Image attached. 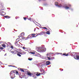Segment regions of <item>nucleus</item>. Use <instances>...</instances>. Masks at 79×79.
Returning <instances> with one entry per match:
<instances>
[{"label": "nucleus", "mask_w": 79, "mask_h": 79, "mask_svg": "<svg viewBox=\"0 0 79 79\" xmlns=\"http://www.w3.org/2000/svg\"><path fill=\"white\" fill-rule=\"evenodd\" d=\"M16 74V72L14 70H12L10 72V76L11 79H13L15 77V75Z\"/></svg>", "instance_id": "obj_1"}, {"label": "nucleus", "mask_w": 79, "mask_h": 79, "mask_svg": "<svg viewBox=\"0 0 79 79\" xmlns=\"http://www.w3.org/2000/svg\"><path fill=\"white\" fill-rule=\"evenodd\" d=\"M38 50L40 52H45L46 51V48H38Z\"/></svg>", "instance_id": "obj_2"}, {"label": "nucleus", "mask_w": 79, "mask_h": 79, "mask_svg": "<svg viewBox=\"0 0 79 79\" xmlns=\"http://www.w3.org/2000/svg\"><path fill=\"white\" fill-rule=\"evenodd\" d=\"M10 53H11L12 54L15 55L18 52V51L15 50L14 49H12L10 50Z\"/></svg>", "instance_id": "obj_3"}, {"label": "nucleus", "mask_w": 79, "mask_h": 79, "mask_svg": "<svg viewBox=\"0 0 79 79\" xmlns=\"http://www.w3.org/2000/svg\"><path fill=\"white\" fill-rule=\"evenodd\" d=\"M27 74L28 76H29L30 77H31L32 76H33L34 75V74L32 73H31L30 72H28L27 71Z\"/></svg>", "instance_id": "obj_4"}, {"label": "nucleus", "mask_w": 79, "mask_h": 79, "mask_svg": "<svg viewBox=\"0 0 79 79\" xmlns=\"http://www.w3.org/2000/svg\"><path fill=\"white\" fill-rule=\"evenodd\" d=\"M45 31H42L40 33H39V35H42L43 34H45Z\"/></svg>", "instance_id": "obj_5"}, {"label": "nucleus", "mask_w": 79, "mask_h": 79, "mask_svg": "<svg viewBox=\"0 0 79 79\" xmlns=\"http://www.w3.org/2000/svg\"><path fill=\"white\" fill-rule=\"evenodd\" d=\"M41 74H45V70L43 69H41L40 70Z\"/></svg>", "instance_id": "obj_6"}, {"label": "nucleus", "mask_w": 79, "mask_h": 79, "mask_svg": "<svg viewBox=\"0 0 79 79\" xmlns=\"http://www.w3.org/2000/svg\"><path fill=\"white\" fill-rule=\"evenodd\" d=\"M21 53L20 52H17V55L18 56L21 57Z\"/></svg>", "instance_id": "obj_7"}, {"label": "nucleus", "mask_w": 79, "mask_h": 79, "mask_svg": "<svg viewBox=\"0 0 79 79\" xmlns=\"http://www.w3.org/2000/svg\"><path fill=\"white\" fill-rule=\"evenodd\" d=\"M61 54H62V55H63V56L64 55V56H67L69 55H68V54H66V53H64L63 54L61 53Z\"/></svg>", "instance_id": "obj_8"}, {"label": "nucleus", "mask_w": 79, "mask_h": 79, "mask_svg": "<svg viewBox=\"0 0 79 79\" xmlns=\"http://www.w3.org/2000/svg\"><path fill=\"white\" fill-rule=\"evenodd\" d=\"M46 64L48 65H50V62L49 61H47L46 63Z\"/></svg>", "instance_id": "obj_9"}, {"label": "nucleus", "mask_w": 79, "mask_h": 79, "mask_svg": "<svg viewBox=\"0 0 79 79\" xmlns=\"http://www.w3.org/2000/svg\"><path fill=\"white\" fill-rule=\"evenodd\" d=\"M24 35V32L22 33L20 35V37H23Z\"/></svg>", "instance_id": "obj_10"}, {"label": "nucleus", "mask_w": 79, "mask_h": 79, "mask_svg": "<svg viewBox=\"0 0 79 79\" xmlns=\"http://www.w3.org/2000/svg\"><path fill=\"white\" fill-rule=\"evenodd\" d=\"M75 59H76V60H78L79 59V56L78 55H77L76 56L74 57Z\"/></svg>", "instance_id": "obj_11"}, {"label": "nucleus", "mask_w": 79, "mask_h": 79, "mask_svg": "<svg viewBox=\"0 0 79 79\" xmlns=\"http://www.w3.org/2000/svg\"><path fill=\"white\" fill-rule=\"evenodd\" d=\"M15 45L16 46H19V45H20L19 44V43L17 42L15 43Z\"/></svg>", "instance_id": "obj_12"}, {"label": "nucleus", "mask_w": 79, "mask_h": 79, "mask_svg": "<svg viewBox=\"0 0 79 79\" xmlns=\"http://www.w3.org/2000/svg\"><path fill=\"white\" fill-rule=\"evenodd\" d=\"M21 76L22 78H25L26 77V76L24 75H21Z\"/></svg>", "instance_id": "obj_13"}, {"label": "nucleus", "mask_w": 79, "mask_h": 79, "mask_svg": "<svg viewBox=\"0 0 79 79\" xmlns=\"http://www.w3.org/2000/svg\"><path fill=\"white\" fill-rule=\"evenodd\" d=\"M3 49H4V48L2 47H1V45H0V52L2 51V50H3Z\"/></svg>", "instance_id": "obj_14"}, {"label": "nucleus", "mask_w": 79, "mask_h": 79, "mask_svg": "<svg viewBox=\"0 0 79 79\" xmlns=\"http://www.w3.org/2000/svg\"><path fill=\"white\" fill-rule=\"evenodd\" d=\"M32 37V36H30V35H28L27 39H31Z\"/></svg>", "instance_id": "obj_15"}, {"label": "nucleus", "mask_w": 79, "mask_h": 79, "mask_svg": "<svg viewBox=\"0 0 79 79\" xmlns=\"http://www.w3.org/2000/svg\"><path fill=\"white\" fill-rule=\"evenodd\" d=\"M40 74H41L40 73H37L36 74V76H39L40 75Z\"/></svg>", "instance_id": "obj_16"}, {"label": "nucleus", "mask_w": 79, "mask_h": 79, "mask_svg": "<svg viewBox=\"0 0 79 79\" xmlns=\"http://www.w3.org/2000/svg\"><path fill=\"white\" fill-rule=\"evenodd\" d=\"M5 17L7 19H9V18H10V17L8 16H5Z\"/></svg>", "instance_id": "obj_17"}, {"label": "nucleus", "mask_w": 79, "mask_h": 79, "mask_svg": "<svg viewBox=\"0 0 79 79\" xmlns=\"http://www.w3.org/2000/svg\"><path fill=\"white\" fill-rule=\"evenodd\" d=\"M45 32L46 33H45V34H47L48 35H50V32L48 31H47V32Z\"/></svg>", "instance_id": "obj_18"}, {"label": "nucleus", "mask_w": 79, "mask_h": 79, "mask_svg": "<svg viewBox=\"0 0 79 79\" xmlns=\"http://www.w3.org/2000/svg\"><path fill=\"white\" fill-rule=\"evenodd\" d=\"M20 70L22 72H24V70L23 69L20 68Z\"/></svg>", "instance_id": "obj_19"}, {"label": "nucleus", "mask_w": 79, "mask_h": 79, "mask_svg": "<svg viewBox=\"0 0 79 79\" xmlns=\"http://www.w3.org/2000/svg\"><path fill=\"white\" fill-rule=\"evenodd\" d=\"M55 4L56 5V6H58V2H56L55 3Z\"/></svg>", "instance_id": "obj_20"}, {"label": "nucleus", "mask_w": 79, "mask_h": 79, "mask_svg": "<svg viewBox=\"0 0 79 79\" xmlns=\"http://www.w3.org/2000/svg\"><path fill=\"white\" fill-rule=\"evenodd\" d=\"M65 8L66 9V10H68V9H69V7L68 6H66L65 7Z\"/></svg>", "instance_id": "obj_21"}, {"label": "nucleus", "mask_w": 79, "mask_h": 79, "mask_svg": "<svg viewBox=\"0 0 79 79\" xmlns=\"http://www.w3.org/2000/svg\"><path fill=\"white\" fill-rule=\"evenodd\" d=\"M52 54H53V53H50L49 54H48L47 55V56H48V55L49 56H50V55H51Z\"/></svg>", "instance_id": "obj_22"}, {"label": "nucleus", "mask_w": 79, "mask_h": 79, "mask_svg": "<svg viewBox=\"0 0 79 79\" xmlns=\"http://www.w3.org/2000/svg\"><path fill=\"white\" fill-rule=\"evenodd\" d=\"M15 74H17V75H19V73H18V71H15Z\"/></svg>", "instance_id": "obj_23"}, {"label": "nucleus", "mask_w": 79, "mask_h": 79, "mask_svg": "<svg viewBox=\"0 0 79 79\" xmlns=\"http://www.w3.org/2000/svg\"><path fill=\"white\" fill-rule=\"evenodd\" d=\"M2 46L3 47H6V46L5 45V44H2Z\"/></svg>", "instance_id": "obj_24"}, {"label": "nucleus", "mask_w": 79, "mask_h": 79, "mask_svg": "<svg viewBox=\"0 0 79 79\" xmlns=\"http://www.w3.org/2000/svg\"><path fill=\"white\" fill-rule=\"evenodd\" d=\"M58 6L59 7H61V6H62V5H61V4H60V5Z\"/></svg>", "instance_id": "obj_25"}, {"label": "nucleus", "mask_w": 79, "mask_h": 79, "mask_svg": "<svg viewBox=\"0 0 79 79\" xmlns=\"http://www.w3.org/2000/svg\"><path fill=\"white\" fill-rule=\"evenodd\" d=\"M31 54H33V55H35V52H31Z\"/></svg>", "instance_id": "obj_26"}, {"label": "nucleus", "mask_w": 79, "mask_h": 79, "mask_svg": "<svg viewBox=\"0 0 79 79\" xmlns=\"http://www.w3.org/2000/svg\"><path fill=\"white\" fill-rule=\"evenodd\" d=\"M43 29H47V30H48V29H47L46 27H44L43 28Z\"/></svg>", "instance_id": "obj_27"}, {"label": "nucleus", "mask_w": 79, "mask_h": 79, "mask_svg": "<svg viewBox=\"0 0 79 79\" xmlns=\"http://www.w3.org/2000/svg\"><path fill=\"white\" fill-rule=\"evenodd\" d=\"M24 54H25V53L23 52H22L21 53V55H24Z\"/></svg>", "instance_id": "obj_28"}, {"label": "nucleus", "mask_w": 79, "mask_h": 79, "mask_svg": "<svg viewBox=\"0 0 79 79\" xmlns=\"http://www.w3.org/2000/svg\"><path fill=\"white\" fill-rule=\"evenodd\" d=\"M28 60H29L30 61H31V60H32V59L28 58Z\"/></svg>", "instance_id": "obj_29"}, {"label": "nucleus", "mask_w": 79, "mask_h": 79, "mask_svg": "<svg viewBox=\"0 0 79 79\" xmlns=\"http://www.w3.org/2000/svg\"><path fill=\"white\" fill-rule=\"evenodd\" d=\"M0 12H1V13H2L3 15H5V14H3V11H1Z\"/></svg>", "instance_id": "obj_30"}, {"label": "nucleus", "mask_w": 79, "mask_h": 79, "mask_svg": "<svg viewBox=\"0 0 79 79\" xmlns=\"http://www.w3.org/2000/svg\"><path fill=\"white\" fill-rule=\"evenodd\" d=\"M23 19H24V20H25V21H26V17H23Z\"/></svg>", "instance_id": "obj_31"}, {"label": "nucleus", "mask_w": 79, "mask_h": 79, "mask_svg": "<svg viewBox=\"0 0 79 79\" xmlns=\"http://www.w3.org/2000/svg\"><path fill=\"white\" fill-rule=\"evenodd\" d=\"M48 58L49 60H51V58L50 57H48Z\"/></svg>", "instance_id": "obj_32"}, {"label": "nucleus", "mask_w": 79, "mask_h": 79, "mask_svg": "<svg viewBox=\"0 0 79 79\" xmlns=\"http://www.w3.org/2000/svg\"><path fill=\"white\" fill-rule=\"evenodd\" d=\"M28 20H30V21H31V17L29 18V19H28Z\"/></svg>", "instance_id": "obj_33"}, {"label": "nucleus", "mask_w": 79, "mask_h": 79, "mask_svg": "<svg viewBox=\"0 0 79 79\" xmlns=\"http://www.w3.org/2000/svg\"><path fill=\"white\" fill-rule=\"evenodd\" d=\"M31 35H33V36H35V34H32Z\"/></svg>", "instance_id": "obj_34"}, {"label": "nucleus", "mask_w": 79, "mask_h": 79, "mask_svg": "<svg viewBox=\"0 0 79 79\" xmlns=\"http://www.w3.org/2000/svg\"><path fill=\"white\" fill-rule=\"evenodd\" d=\"M10 66H12V67H13L14 68H15V66H11V65H10Z\"/></svg>", "instance_id": "obj_35"}, {"label": "nucleus", "mask_w": 79, "mask_h": 79, "mask_svg": "<svg viewBox=\"0 0 79 79\" xmlns=\"http://www.w3.org/2000/svg\"><path fill=\"white\" fill-rule=\"evenodd\" d=\"M41 1H45V0H39V2H40Z\"/></svg>", "instance_id": "obj_36"}, {"label": "nucleus", "mask_w": 79, "mask_h": 79, "mask_svg": "<svg viewBox=\"0 0 79 79\" xmlns=\"http://www.w3.org/2000/svg\"><path fill=\"white\" fill-rule=\"evenodd\" d=\"M11 48L12 49H13V47L12 46H11Z\"/></svg>", "instance_id": "obj_37"}, {"label": "nucleus", "mask_w": 79, "mask_h": 79, "mask_svg": "<svg viewBox=\"0 0 79 79\" xmlns=\"http://www.w3.org/2000/svg\"><path fill=\"white\" fill-rule=\"evenodd\" d=\"M18 39H17L16 40V41H17V42H19V40H18Z\"/></svg>", "instance_id": "obj_38"}, {"label": "nucleus", "mask_w": 79, "mask_h": 79, "mask_svg": "<svg viewBox=\"0 0 79 79\" xmlns=\"http://www.w3.org/2000/svg\"><path fill=\"white\" fill-rule=\"evenodd\" d=\"M23 49H26V48H25V47H23Z\"/></svg>", "instance_id": "obj_39"}, {"label": "nucleus", "mask_w": 79, "mask_h": 79, "mask_svg": "<svg viewBox=\"0 0 79 79\" xmlns=\"http://www.w3.org/2000/svg\"><path fill=\"white\" fill-rule=\"evenodd\" d=\"M6 54L5 55H5H6Z\"/></svg>", "instance_id": "obj_40"}, {"label": "nucleus", "mask_w": 79, "mask_h": 79, "mask_svg": "<svg viewBox=\"0 0 79 79\" xmlns=\"http://www.w3.org/2000/svg\"><path fill=\"white\" fill-rule=\"evenodd\" d=\"M69 6H71V5H69Z\"/></svg>", "instance_id": "obj_41"}]
</instances>
